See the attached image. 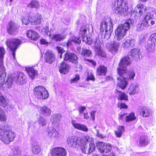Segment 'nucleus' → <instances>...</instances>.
Returning a JSON list of instances; mask_svg holds the SVG:
<instances>
[{
  "label": "nucleus",
  "mask_w": 156,
  "mask_h": 156,
  "mask_svg": "<svg viewBox=\"0 0 156 156\" xmlns=\"http://www.w3.org/2000/svg\"><path fill=\"white\" fill-rule=\"evenodd\" d=\"M116 97L118 100L128 101V96L125 93L122 91H119L116 90L115 92Z\"/></svg>",
  "instance_id": "c756f323"
},
{
  "label": "nucleus",
  "mask_w": 156,
  "mask_h": 156,
  "mask_svg": "<svg viewBox=\"0 0 156 156\" xmlns=\"http://www.w3.org/2000/svg\"><path fill=\"white\" fill-rule=\"evenodd\" d=\"M70 69V66L65 62L61 63L59 66V71L64 74L67 73Z\"/></svg>",
  "instance_id": "c85d7f7f"
},
{
  "label": "nucleus",
  "mask_w": 156,
  "mask_h": 156,
  "mask_svg": "<svg viewBox=\"0 0 156 156\" xmlns=\"http://www.w3.org/2000/svg\"><path fill=\"white\" fill-rule=\"evenodd\" d=\"M156 15V9L149 8V11L145 14L143 19L137 25L136 30L140 31L150 26H154L156 24V19H153Z\"/></svg>",
  "instance_id": "f03ea898"
},
{
  "label": "nucleus",
  "mask_w": 156,
  "mask_h": 156,
  "mask_svg": "<svg viewBox=\"0 0 156 156\" xmlns=\"http://www.w3.org/2000/svg\"><path fill=\"white\" fill-rule=\"evenodd\" d=\"M125 129L123 126H119L117 129L114 131L115 136L117 137H120L124 131Z\"/></svg>",
  "instance_id": "4c0bfd02"
},
{
  "label": "nucleus",
  "mask_w": 156,
  "mask_h": 156,
  "mask_svg": "<svg viewBox=\"0 0 156 156\" xmlns=\"http://www.w3.org/2000/svg\"><path fill=\"white\" fill-rule=\"evenodd\" d=\"M80 42L81 40L79 38L73 36L69 39L66 44L68 47H70L74 44H80Z\"/></svg>",
  "instance_id": "473e14b6"
},
{
  "label": "nucleus",
  "mask_w": 156,
  "mask_h": 156,
  "mask_svg": "<svg viewBox=\"0 0 156 156\" xmlns=\"http://www.w3.org/2000/svg\"><path fill=\"white\" fill-rule=\"evenodd\" d=\"M101 44L98 39H96L94 42L95 54L101 57L105 58L106 54L101 48Z\"/></svg>",
  "instance_id": "ddd939ff"
},
{
  "label": "nucleus",
  "mask_w": 156,
  "mask_h": 156,
  "mask_svg": "<svg viewBox=\"0 0 156 156\" xmlns=\"http://www.w3.org/2000/svg\"><path fill=\"white\" fill-rule=\"evenodd\" d=\"M28 6L31 8H39L40 5L37 1L33 0L28 5Z\"/></svg>",
  "instance_id": "c03bdc74"
},
{
  "label": "nucleus",
  "mask_w": 156,
  "mask_h": 156,
  "mask_svg": "<svg viewBox=\"0 0 156 156\" xmlns=\"http://www.w3.org/2000/svg\"><path fill=\"white\" fill-rule=\"evenodd\" d=\"M78 57L75 54L67 52L64 55V60L65 61L69 60L71 62L76 63L78 62Z\"/></svg>",
  "instance_id": "b1692460"
},
{
  "label": "nucleus",
  "mask_w": 156,
  "mask_h": 156,
  "mask_svg": "<svg viewBox=\"0 0 156 156\" xmlns=\"http://www.w3.org/2000/svg\"><path fill=\"white\" fill-rule=\"evenodd\" d=\"M113 31V25L110 19L103 21L100 25V31L106 39H109Z\"/></svg>",
  "instance_id": "39448f33"
},
{
  "label": "nucleus",
  "mask_w": 156,
  "mask_h": 156,
  "mask_svg": "<svg viewBox=\"0 0 156 156\" xmlns=\"http://www.w3.org/2000/svg\"><path fill=\"white\" fill-rule=\"evenodd\" d=\"M139 112L140 114L144 117H148L151 115V110L146 107H141L139 109Z\"/></svg>",
  "instance_id": "e433bc0d"
},
{
  "label": "nucleus",
  "mask_w": 156,
  "mask_h": 156,
  "mask_svg": "<svg viewBox=\"0 0 156 156\" xmlns=\"http://www.w3.org/2000/svg\"><path fill=\"white\" fill-rule=\"evenodd\" d=\"M151 41L150 42L151 43H155L156 42V33L152 34L150 37Z\"/></svg>",
  "instance_id": "864d4df0"
},
{
  "label": "nucleus",
  "mask_w": 156,
  "mask_h": 156,
  "mask_svg": "<svg viewBox=\"0 0 156 156\" xmlns=\"http://www.w3.org/2000/svg\"><path fill=\"white\" fill-rule=\"evenodd\" d=\"M32 150L33 153L35 154H38L41 150L40 147L36 144H33Z\"/></svg>",
  "instance_id": "79ce46f5"
},
{
  "label": "nucleus",
  "mask_w": 156,
  "mask_h": 156,
  "mask_svg": "<svg viewBox=\"0 0 156 156\" xmlns=\"http://www.w3.org/2000/svg\"><path fill=\"white\" fill-rule=\"evenodd\" d=\"M41 32L42 34L44 35H49V37L51 33H52L51 30V29L50 30H49L48 27H44L41 30Z\"/></svg>",
  "instance_id": "a18cd8bd"
},
{
  "label": "nucleus",
  "mask_w": 156,
  "mask_h": 156,
  "mask_svg": "<svg viewBox=\"0 0 156 156\" xmlns=\"http://www.w3.org/2000/svg\"><path fill=\"white\" fill-rule=\"evenodd\" d=\"M71 123L73 127L76 129L85 132L88 131V129L87 126L83 124L77 123L74 120H72Z\"/></svg>",
  "instance_id": "4be33fe9"
},
{
  "label": "nucleus",
  "mask_w": 156,
  "mask_h": 156,
  "mask_svg": "<svg viewBox=\"0 0 156 156\" xmlns=\"http://www.w3.org/2000/svg\"><path fill=\"white\" fill-rule=\"evenodd\" d=\"M44 58L47 62L51 64L55 59V55L51 51H48L45 53Z\"/></svg>",
  "instance_id": "393cba45"
},
{
  "label": "nucleus",
  "mask_w": 156,
  "mask_h": 156,
  "mask_svg": "<svg viewBox=\"0 0 156 156\" xmlns=\"http://www.w3.org/2000/svg\"><path fill=\"white\" fill-rule=\"evenodd\" d=\"M77 51L80 54L81 52V48H80V47H78L77 48Z\"/></svg>",
  "instance_id": "774afa93"
},
{
  "label": "nucleus",
  "mask_w": 156,
  "mask_h": 156,
  "mask_svg": "<svg viewBox=\"0 0 156 156\" xmlns=\"http://www.w3.org/2000/svg\"><path fill=\"white\" fill-rule=\"evenodd\" d=\"M6 74L5 71L4 66L2 64L0 65V79L1 83L2 84H4L5 83V84L7 85V87L8 88L10 87L12 84V80L9 78L7 80L5 81Z\"/></svg>",
  "instance_id": "f8f14e48"
},
{
  "label": "nucleus",
  "mask_w": 156,
  "mask_h": 156,
  "mask_svg": "<svg viewBox=\"0 0 156 156\" xmlns=\"http://www.w3.org/2000/svg\"><path fill=\"white\" fill-rule=\"evenodd\" d=\"M21 41L19 39L16 38L10 39L7 40L6 43L7 46L12 51V55L14 58H15V51L18 46L21 44Z\"/></svg>",
  "instance_id": "9b49d317"
},
{
  "label": "nucleus",
  "mask_w": 156,
  "mask_h": 156,
  "mask_svg": "<svg viewBox=\"0 0 156 156\" xmlns=\"http://www.w3.org/2000/svg\"><path fill=\"white\" fill-rule=\"evenodd\" d=\"M16 82L19 84H22L26 82V78L24 74L20 73L15 78Z\"/></svg>",
  "instance_id": "7c9ffc66"
},
{
  "label": "nucleus",
  "mask_w": 156,
  "mask_h": 156,
  "mask_svg": "<svg viewBox=\"0 0 156 156\" xmlns=\"http://www.w3.org/2000/svg\"><path fill=\"white\" fill-rule=\"evenodd\" d=\"M41 15L37 13L34 15L33 14L31 16L30 20H29V17L27 16L22 17L21 18V20L22 23L25 25H27L30 22L32 23L37 25L41 23Z\"/></svg>",
  "instance_id": "1a4fd4ad"
},
{
  "label": "nucleus",
  "mask_w": 156,
  "mask_h": 156,
  "mask_svg": "<svg viewBox=\"0 0 156 156\" xmlns=\"http://www.w3.org/2000/svg\"><path fill=\"white\" fill-rule=\"evenodd\" d=\"M66 37V35L64 34H51L50 38L57 41H61L64 39Z\"/></svg>",
  "instance_id": "72a5a7b5"
},
{
  "label": "nucleus",
  "mask_w": 156,
  "mask_h": 156,
  "mask_svg": "<svg viewBox=\"0 0 156 156\" xmlns=\"http://www.w3.org/2000/svg\"><path fill=\"white\" fill-rule=\"evenodd\" d=\"M8 101L6 100L4 97L0 95V105L5 107L8 105Z\"/></svg>",
  "instance_id": "49530a36"
},
{
  "label": "nucleus",
  "mask_w": 156,
  "mask_h": 156,
  "mask_svg": "<svg viewBox=\"0 0 156 156\" xmlns=\"http://www.w3.org/2000/svg\"><path fill=\"white\" fill-rule=\"evenodd\" d=\"M136 117L135 116L134 113L133 112H132L128 115H127L126 119V122H131L136 120Z\"/></svg>",
  "instance_id": "58836bf2"
},
{
  "label": "nucleus",
  "mask_w": 156,
  "mask_h": 156,
  "mask_svg": "<svg viewBox=\"0 0 156 156\" xmlns=\"http://www.w3.org/2000/svg\"><path fill=\"white\" fill-rule=\"evenodd\" d=\"M61 115L60 114H54L51 117V121L53 126L55 127L58 125L59 122L61 119Z\"/></svg>",
  "instance_id": "2f4dec72"
},
{
  "label": "nucleus",
  "mask_w": 156,
  "mask_h": 156,
  "mask_svg": "<svg viewBox=\"0 0 156 156\" xmlns=\"http://www.w3.org/2000/svg\"><path fill=\"white\" fill-rule=\"evenodd\" d=\"M80 77L79 75H76L74 78L70 80L71 83H75L80 80Z\"/></svg>",
  "instance_id": "4d7b16f0"
},
{
  "label": "nucleus",
  "mask_w": 156,
  "mask_h": 156,
  "mask_svg": "<svg viewBox=\"0 0 156 156\" xmlns=\"http://www.w3.org/2000/svg\"><path fill=\"white\" fill-rule=\"evenodd\" d=\"M91 80L94 81L95 80L94 76L93 75L92 73H88L87 77V80Z\"/></svg>",
  "instance_id": "13d9d810"
},
{
  "label": "nucleus",
  "mask_w": 156,
  "mask_h": 156,
  "mask_svg": "<svg viewBox=\"0 0 156 156\" xmlns=\"http://www.w3.org/2000/svg\"><path fill=\"white\" fill-rule=\"evenodd\" d=\"M131 63L130 58L127 56L124 57L121 60L119 64V67L118 69V73L120 75H122L124 73H126L127 67Z\"/></svg>",
  "instance_id": "0eeeda50"
},
{
  "label": "nucleus",
  "mask_w": 156,
  "mask_h": 156,
  "mask_svg": "<svg viewBox=\"0 0 156 156\" xmlns=\"http://www.w3.org/2000/svg\"><path fill=\"white\" fill-rule=\"evenodd\" d=\"M38 122L39 125L43 126L45 125L47 123V121L44 118L42 117H40L39 119Z\"/></svg>",
  "instance_id": "8fccbe9b"
},
{
  "label": "nucleus",
  "mask_w": 156,
  "mask_h": 156,
  "mask_svg": "<svg viewBox=\"0 0 156 156\" xmlns=\"http://www.w3.org/2000/svg\"><path fill=\"white\" fill-rule=\"evenodd\" d=\"M67 143L69 147L74 148L77 145L82 152L88 154L94 152L95 149L93 139L90 136L85 135L76 139L74 136L68 137Z\"/></svg>",
  "instance_id": "f257e3e1"
},
{
  "label": "nucleus",
  "mask_w": 156,
  "mask_h": 156,
  "mask_svg": "<svg viewBox=\"0 0 156 156\" xmlns=\"http://www.w3.org/2000/svg\"><path fill=\"white\" fill-rule=\"evenodd\" d=\"M81 116H83L84 119H88L89 118V116L88 115V114L87 112H84L82 114V115H81Z\"/></svg>",
  "instance_id": "0e129e2a"
},
{
  "label": "nucleus",
  "mask_w": 156,
  "mask_h": 156,
  "mask_svg": "<svg viewBox=\"0 0 156 156\" xmlns=\"http://www.w3.org/2000/svg\"><path fill=\"white\" fill-rule=\"evenodd\" d=\"M134 22L133 20L129 19L126 20L123 24L119 25L115 31V40L119 41L123 39L127 31L129 29L130 25H133Z\"/></svg>",
  "instance_id": "20e7f679"
},
{
  "label": "nucleus",
  "mask_w": 156,
  "mask_h": 156,
  "mask_svg": "<svg viewBox=\"0 0 156 156\" xmlns=\"http://www.w3.org/2000/svg\"><path fill=\"white\" fill-rule=\"evenodd\" d=\"M139 143L140 146H143L147 145L148 143V141L145 137L142 136L140 139Z\"/></svg>",
  "instance_id": "37998d69"
},
{
  "label": "nucleus",
  "mask_w": 156,
  "mask_h": 156,
  "mask_svg": "<svg viewBox=\"0 0 156 156\" xmlns=\"http://www.w3.org/2000/svg\"><path fill=\"white\" fill-rule=\"evenodd\" d=\"M76 71H80L82 69V67L80 64H77L76 66Z\"/></svg>",
  "instance_id": "69168bd1"
},
{
  "label": "nucleus",
  "mask_w": 156,
  "mask_h": 156,
  "mask_svg": "<svg viewBox=\"0 0 156 156\" xmlns=\"http://www.w3.org/2000/svg\"><path fill=\"white\" fill-rule=\"evenodd\" d=\"M126 73H124L122 75H119L120 77L117 79V86L122 90H124L128 84V82L126 77L124 76Z\"/></svg>",
  "instance_id": "6ab92c4d"
},
{
  "label": "nucleus",
  "mask_w": 156,
  "mask_h": 156,
  "mask_svg": "<svg viewBox=\"0 0 156 156\" xmlns=\"http://www.w3.org/2000/svg\"><path fill=\"white\" fill-rule=\"evenodd\" d=\"M26 70L28 75L32 79H34L37 75V71L32 67H28L26 68Z\"/></svg>",
  "instance_id": "c9c22d12"
},
{
  "label": "nucleus",
  "mask_w": 156,
  "mask_h": 156,
  "mask_svg": "<svg viewBox=\"0 0 156 156\" xmlns=\"http://www.w3.org/2000/svg\"><path fill=\"white\" fill-rule=\"evenodd\" d=\"M119 46V43L114 41L111 44L108 43L106 44V47L108 50L112 54L117 53Z\"/></svg>",
  "instance_id": "aec40b11"
},
{
  "label": "nucleus",
  "mask_w": 156,
  "mask_h": 156,
  "mask_svg": "<svg viewBox=\"0 0 156 156\" xmlns=\"http://www.w3.org/2000/svg\"><path fill=\"white\" fill-rule=\"evenodd\" d=\"M139 90V85L136 82L132 83L128 89L127 93L131 96L138 94Z\"/></svg>",
  "instance_id": "dca6fc26"
},
{
  "label": "nucleus",
  "mask_w": 156,
  "mask_h": 156,
  "mask_svg": "<svg viewBox=\"0 0 156 156\" xmlns=\"http://www.w3.org/2000/svg\"><path fill=\"white\" fill-rule=\"evenodd\" d=\"M155 45L154 43L149 42L146 45V47L148 51L154 52L155 51Z\"/></svg>",
  "instance_id": "a19ab883"
},
{
  "label": "nucleus",
  "mask_w": 156,
  "mask_h": 156,
  "mask_svg": "<svg viewBox=\"0 0 156 156\" xmlns=\"http://www.w3.org/2000/svg\"><path fill=\"white\" fill-rule=\"evenodd\" d=\"M46 134L48 138L52 140L57 139L59 136V132L55 129L51 127L46 130Z\"/></svg>",
  "instance_id": "f3484780"
},
{
  "label": "nucleus",
  "mask_w": 156,
  "mask_h": 156,
  "mask_svg": "<svg viewBox=\"0 0 156 156\" xmlns=\"http://www.w3.org/2000/svg\"><path fill=\"white\" fill-rule=\"evenodd\" d=\"M27 37L30 39L37 41L39 37L38 34L36 31L32 30H28L26 33Z\"/></svg>",
  "instance_id": "a878e982"
},
{
  "label": "nucleus",
  "mask_w": 156,
  "mask_h": 156,
  "mask_svg": "<svg viewBox=\"0 0 156 156\" xmlns=\"http://www.w3.org/2000/svg\"><path fill=\"white\" fill-rule=\"evenodd\" d=\"M107 68L104 65L99 66L97 69L96 73L98 76H105L107 72Z\"/></svg>",
  "instance_id": "f704fd0d"
},
{
  "label": "nucleus",
  "mask_w": 156,
  "mask_h": 156,
  "mask_svg": "<svg viewBox=\"0 0 156 156\" xmlns=\"http://www.w3.org/2000/svg\"><path fill=\"white\" fill-rule=\"evenodd\" d=\"M41 43L42 44H48V42L46 41L45 39H42L41 40Z\"/></svg>",
  "instance_id": "338daca9"
},
{
  "label": "nucleus",
  "mask_w": 156,
  "mask_h": 156,
  "mask_svg": "<svg viewBox=\"0 0 156 156\" xmlns=\"http://www.w3.org/2000/svg\"><path fill=\"white\" fill-rule=\"evenodd\" d=\"M96 113V111H92L90 112V118L93 121L95 120V116Z\"/></svg>",
  "instance_id": "052dcab7"
},
{
  "label": "nucleus",
  "mask_w": 156,
  "mask_h": 156,
  "mask_svg": "<svg viewBox=\"0 0 156 156\" xmlns=\"http://www.w3.org/2000/svg\"><path fill=\"white\" fill-rule=\"evenodd\" d=\"M126 74H127L128 76L126 78L127 80H130L134 79V77L135 76V73L133 70H132L129 71H127L126 74L124 76H126Z\"/></svg>",
  "instance_id": "ea45409f"
},
{
  "label": "nucleus",
  "mask_w": 156,
  "mask_h": 156,
  "mask_svg": "<svg viewBox=\"0 0 156 156\" xmlns=\"http://www.w3.org/2000/svg\"><path fill=\"white\" fill-rule=\"evenodd\" d=\"M51 154L52 156H66V151L64 148L56 147L51 150Z\"/></svg>",
  "instance_id": "412c9836"
},
{
  "label": "nucleus",
  "mask_w": 156,
  "mask_h": 156,
  "mask_svg": "<svg viewBox=\"0 0 156 156\" xmlns=\"http://www.w3.org/2000/svg\"><path fill=\"white\" fill-rule=\"evenodd\" d=\"M118 105L121 108H128L127 105H126L125 103H119Z\"/></svg>",
  "instance_id": "680f3d73"
},
{
  "label": "nucleus",
  "mask_w": 156,
  "mask_h": 156,
  "mask_svg": "<svg viewBox=\"0 0 156 156\" xmlns=\"http://www.w3.org/2000/svg\"><path fill=\"white\" fill-rule=\"evenodd\" d=\"M5 52V51L4 48L2 47H0V60L2 61V62Z\"/></svg>",
  "instance_id": "3c124183"
},
{
  "label": "nucleus",
  "mask_w": 156,
  "mask_h": 156,
  "mask_svg": "<svg viewBox=\"0 0 156 156\" xmlns=\"http://www.w3.org/2000/svg\"><path fill=\"white\" fill-rule=\"evenodd\" d=\"M85 61L87 64L89 65H92L94 66H95L96 65V62L93 60L86 59H85Z\"/></svg>",
  "instance_id": "5fc2aeb1"
},
{
  "label": "nucleus",
  "mask_w": 156,
  "mask_h": 156,
  "mask_svg": "<svg viewBox=\"0 0 156 156\" xmlns=\"http://www.w3.org/2000/svg\"><path fill=\"white\" fill-rule=\"evenodd\" d=\"M86 107L84 106L81 107L79 109V112L80 114V116H81V115H82L84 110L85 109Z\"/></svg>",
  "instance_id": "e2e57ef3"
},
{
  "label": "nucleus",
  "mask_w": 156,
  "mask_h": 156,
  "mask_svg": "<svg viewBox=\"0 0 156 156\" xmlns=\"http://www.w3.org/2000/svg\"><path fill=\"white\" fill-rule=\"evenodd\" d=\"M87 30L89 34L93 32V27L92 25H87L85 27H82L80 29V34L82 35L83 41L89 44H90L92 43V39L85 35L86 34H87Z\"/></svg>",
  "instance_id": "6e6552de"
},
{
  "label": "nucleus",
  "mask_w": 156,
  "mask_h": 156,
  "mask_svg": "<svg viewBox=\"0 0 156 156\" xmlns=\"http://www.w3.org/2000/svg\"><path fill=\"white\" fill-rule=\"evenodd\" d=\"M135 43V41L134 39L127 38L123 40L122 45L124 48H127L133 46Z\"/></svg>",
  "instance_id": "bb28decb"
},
{
  "label": "nucleus",
  "mask_w": 156,
  "mask_h": 156,
  "mask_svg": "<svg viewBox=\"0 0 156 156\" xmlns=\"http://www.w3.org/2000/svg\"><path fill=\"white\" fill-rule=\"evenodd\" d=\"M81 53L82 55L84 56L88 57L91 54V52L89 50L83 49Z\"/></svg>",
  "instance_id": "09e8293b"
},
{
  "label": "nucleus",
  "mask_w": 156,
  "mask_h": 156,
  "mask_svg": "<svg viewBox=\"0 0 156 156\" xmlns=\"http://www.w3.org/2000/svg\"><path fill=\"white\" fill-rule=\"evenodd\" d=\"M6 117L5 115L0 108V120L3 122L6 121Z\"/></svg>",
  "instance_id": "de8ad7c7"
},
{
  "label": "nucleus",
  "mask_w": 156,
  "mask_h": 156,
  "mask_svg": "<svg viewBox=\"0 0 156 156\" xmlns=\"http://www.w3.org/2000/svg\"><path fill=\"white\" fill-rule=\"evenodd\" d=\"M56 48L58 53L60 54V58H62V55L65 52V50L63 49L62 48L59 46L56 47Z\"/></svg>",
  "instance_id": "603ef678"
},
{
  "label": "nucleus",
  "mask_w": 156,
  "mask_h": 156,
  "mask_svg": "<svg viewBox=\"0 0 156 156\" xmlns=\"http://www.w3.org/2000/svg\"><path fill=\"white\" fill-rule=\"evenodd\" d=\"M37 108L40 113L44 116H49L51 114V110L47 106H38Z\"/></svg>",
  "instance_id": "5701e85b"
},
{
  "label": "nucleus",
  "mask_w": 156,
  "mask_h": 156,
  "mask_svg": "<svg viewBox=\"0 0 156 156\" xmlns=\"http://www.w3.org/2000/svg\"><path fill=\"white\" fill-rule=\"evenodd\" d=\"M113 5V7H115V13L119 16L125 15L128 9L127 3L124 0H116Z\"/></svg>",
  "instance_id": "423d86ee"
},
{
  "label": "nucleus",
  "mask_w": 156,
  "mask_h": 156,
  "mask_svg": "<svg viewBox=\"0 0 156 156\" xmlns=\"http://www.w3.org/2000/svg\"><path fill=\"white\" fill-rule=\"evenodd\" d=\"M147 9V8L142 3L137 4L134 9L131 11L132 15L136 16L138 13L141 16L144 13Z\"/></svg>",
  "instance_id": "2eb2a0df"
},
{
  "label": "nucleus",
  "mask_w": 156,
  "mask_h": 156,
  "mask_svg": "<svg viewBox=\"0 0 156 156\" xmlns=\"http://www.w3.org/2000/svg\"><path fill=\"white\" fill-rule=\"evenodd\" d=\"M97 147L101 153L108 152L112 149L111 145L109 143L99 141L96 144Z\"/></svg>",
  "instance_id": "4468645a"
},
{
  "label": "nucleus",
  "mask_w": 156,
  "mask_h": 156,
  "mask_svg": "<svg viewBox=\"0 0 156 156\" xmlns=\"http://www.w3.org/2000/svg\"><path fill=\"white\" fill-rule=\"evenodd\" d=\"M7 30L9 34L12 35H16L18 32V29L17 26L12 21H10L8 23Z\"/></svg>",
  "instance_id": "a211bd4d"
},
{
  "label": "nucleus",
  "mask_w": 156,
  "mask_h": 156,
  "mask_svg": "<svg viewBox=\"0 0 156 156\" xmlns=\"http://www.w3.org/2000/svg\"><path fill=\"white\" fill-rule=\"evenodd\" d=\"M10 129V127L6 124L2 125L0 128V140L6 144H9L16 136V134Z\"/></svg>",
  "instance_id": "7ed1b4c3"
},
{
  "label": "nucleus",
  "mask_w": 156,
  "mask_h": 156,
  "mask_svg": "<svg viewBox=\"0 0 156 156\" xmlns=\"http://www.w3.org/2000/svg\"><path fill=\"white\" fill-rule=\"evenodd\" d=\"M94 128L96 129V130L97 132L96 136L97 137H98L99 138H100L102 139L105 137L103 136L102 134L99 133L98 129H96V126L94 127Z\"/></svg>",
  "instance_id": "bf43d9fd"
},
{
  "label": "nucleus",
  "mask_w": 156,
  "mask_h": 156,
  "mask_svg": "<svg viewBox=\"0 0 156 156\" xmlns=\"http://www.w3.org/2000/svg\"><path fill=\"white\" fill-rule=\"evenodd\" d=\"M140 51L138 49L135 48L132 49L128 54V56H130L134 60H137L140 58Z\"/></svg>",
  "instance_id": "cd10ccee"
},
{
  "label": "nucleus",
  "mask_w": 156,
  "mask_h": 156,
  "mask_svg": "<svg viewBox=\"0 0 156 156\" xmlns=\"http://www.w3.org/2000/svg\"><path fill=\"white\" fill-rule=\"evenodd\" d=\"M126 113H120L119 114V118L120 120H125L126 121V119L127 116Z\"/></svg>",
  "instance_id": "6e6d98bb"
},
{
  "label": "nucleus",
  "mask_w": 156,
  "mask_h": 156,
  "mask_svg": "<svg viewBox=\"0 0 156 156\" xmlns=\"http://www.w3.org/2000/svg\"><path fill=\"white\" fill-rule=\"evenodd\" d=\"M34 93L36 97L40 99H46L49 96L48 91L42 86L36 87L34 89Z\"/></svg>",
  "instance_id": "9d476101"
}]
</instances>
